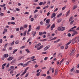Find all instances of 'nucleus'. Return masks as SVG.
Wrapping results in <instances>:
<instances>
[{
    "mask_svg": "<svg viewBox=\"0 0 79 79\" xmlns=\"http://www.w3.org/2000/svg\"><path fill=\"white\" fill-rule=\"evenodd\" d=\"M29 67H27V68H26V69H25L24 72L23 73H22V74H21L20 76L21 77H23V75L25 74H26V73L27 72V69H29Z\"/></svg>",
    "mask_w": 79,
    "mask_h": 79,
    "instance_id": "nucleus-1",
    "label": "nucleus"
},
{
    "mask_svg": "<svg viewBox=\"0 0 79 79\" xmlns=\"http://www.w3.org/2000/svg\"><path fill=\"white\" fill-rule=\"evenodd\" d=\"M76 52V50H75L74 49H73L72 50V52L70 54V56H72V55L74 53V52Z\"/></svg>",
    "mask_w": 79,
    "mask_h": 79,
    "instance_id": "nucleus-2",
    "label": "nucleus"
},
{
    "mask_svg": "<svg viewBox=\"0 0 79 79\" xmlns=\"http://www.w3.org/2000/svg\"><path fill=\"white\" fill-rule=\"evenodd\" d=\"M55 27V25L54 23L51 27V31H53V28H54Z\"/></svg>",
    "mask_w": 79,
    "mask_h": 79,
    "instance_id": "nucleus-3",
    "label": "nucleus"
},
{
    "mask_svg": "<svg viewBox=\"0 0 79 79\" xmlns=\"http://www.w3.org/2000/svg\"><path fill=\"white\" fill-rule=\"evenodd\" d=\"M75 39L76 40L77 43H78L79 42V36H77L75 38Z\"/></svg>",
    "mask_w": 79,
    "mask_h": 79,
    "instance_id": "nucleus-4",
    "label": "nucleus"
},
{
    "mask_svg": "<svg viewBox=\"0 0 79 79\" xmlns=\"http://www.w3.org/2000/svg\"><path fill=\"white\" fill-rule=\"evenodd\" d=\"M49 48H50V45H48V46H47L44 49V51H46V50H48V49Z\"/></svg>",
    "mask_w": 79,
    "mask_h": 79,
    "instance_id": "nucleus-5",
    "label": "nucleus"
},
{
    "mask_svg": "<svg viewBox=\"0 0 79 79\" xmlns=\"http://www.w3.org/2000/svg\"><path fill=\"white\" fill-rule=\"evenodd\" d=\"M41 45V44L40 43H39L38 44H36L35 47V48H38Z\"/></svg>",
    "mask_w": 79,
    "mask_h": 79,
    "instance_id": "nucleus-6",
    "label": "nucleus"
},
{
    "mask_svg": "<svg viewBox=\"0 0 79 79\" xmlns=\"http://www.w3.org/2000/svg\"><path fill=\"white\" fill-rule=\"evenodd\" d=\"M13 59H14L13 57H10L8 58L7 59V61H11V60H12Z\"/></svg>",
    "mask_w": 79,
    "mask_h": 79,
    "instance_id": "nucleus-7",
    "label": "nucleus"
},
{
    "mask_svg": "<svg viewBox=\"0 0 79 79\" xmlns=\"http://www.w3.org/2000/svg\"><path fill=\"white\" fill-rule=\"evenodd\" d=\"M74 32L72 34V36H74V35H77V34H78L77 32L76 31Z\"/></svg>",
    "mask_w": 79,
    "mask_h": 79,
    "instance_id": "nucleus-8",
    "label": "nucleus"
},
{
    "mask_svg": "<svg viewBox=\"0 0 79 79\" xmlns=\"http://www.w3.org/2000/svg\"><path fill=\"white\" fill-rule=\"evenodd\" d=\"M6 65V63L4 64H2V69H5V66Z\"/></svg>",
    "mask_w": 79,
    "mask_h": 79,
    "instance_id": "nucleus-9",
    "label": "nucleus"
},
{
    "mask_svg": "<svg viewBox=\"0 0 79 79\" xmlns=\"http://www.w3.org/2000/svg\"><path fill=\"white\" fill-rule=\"evenodd\" d=\"M71 42H72V44H74L76 43V39L74 38V39H73L72 40Z\"/></svg>",
    "mask_w": 79,
    "mask_h": 79,
    "instance_id": "nucleus-10",
    "label": "nucleus"
},
{
    "mask_svg": "<svg viewBox=\"0 0 79 79\" xmlns=\"http://www.w3.org/2000/svg\"><path fill=\"white\" fill-rule=\"evenodd\" d=\"M73 28H71L70 30H69V32H70V31H73V32H74L76 31L75 29H74V28L72 29Z\"/></svg>",
    "mask_w": 79,
    "mask_h": 79,
    "instance_id": "nucleus-11",
    "label": "nucleus"
},
{
    "mask_svg": "<svg viewBox=\"0 0 79 79\" xmlns=\"http://www.w3.org/2000/svg\"><path fill=\"white\" fill-rule=\"evenodd\" d=\"M56 16V14L55 13H54L52 14V15L51 16V18H54Z\"/></svg>",
    "mask_w": 79,
    "mask_h": 79,
    "instance_id": "nucleus-12",
    "label": "nucleus"
},
{
    "mask_svg": "<svg viewBox=\"0 0 79 79\" xmlns=\"http://www.w3.org/2000/svg\"><path fill=\"white\" fill-rule=\"evenodd\" d=\"M44 47V46L42 45L39 48H37V50H40L41 48H42Z\"/></svg>",
    "mask_w": 79,
    "mask_h": 79,
    "instance_id": "nucleus-13",
    "label": "nucleus"
},
{
    "mask_svg": "<svg viewBox=\"0 0 79 79\" xmlns=\"http://www.w3.org/2000/svg\"><path fill=\"white\" fill-rule=\"evenodd\" d=\"M25 51H26V52H27L28 53H31V52L29 51V49H25Z\"/></svg>",
    "mask_w": 79,
    "mask_h": 79,
    "instance_id": "nucleus-14",
    "label": "nucleus"
},
{
    "mask_svg": "<svg viewBox=\"0 0 79 79\" xmlns=\"http://www.w3.org/2000/svg\"><path fill=\"white\" fill-rule=\"evenodd\" d=\"M8 54H6L4 55V58H7L8 56Z\"/></svg>",
    "mask_w": 79,
    "mask_h": 79,
    "instance_id": "nucleus-15",
    "label": "nucleus"
},
{
    "mask_svg": "<svg viewBox=\"0 0 79 79\" xmlns=\"http://www.w3.org/2000/svg\"><path fill=\"white\" fill-rule=\"evenodd\" d=\"M50 19H47L46 21V23H50Z\"/></svg>",
    "mask_w": 79,
    "mask_h": 79,
    "instance_id": "nucleus-16",
    "label": "nucleus"
},
{
    "mask_svg": "<svg viewBox=\"0 0 79 79\" xmlns=\"http://www.w3.org/2000/svg\"><path fill=\"white\" fill-rule=\"evenodd\" d=\"M65 29H66V28L64 27H62V28H61V31H64Z\"/></svg>",
    "mask_w": 79,
    "mask_h": 79,
    "instance_id": "nucleus-17",
    "label": "nucleus"
},
{
    "mask_svg": "<svg viewBox=\"0 0 79 79\" xmlns=\"http://www.w3.org/2000/svg\"><path fill=\"white\" fill-rule=\"evenodd\" d=\"M16 59L13 60H12V61H11L10 63H11V64L15 63V62L16 61Z\"/></svg>",
    "mask_w": 79,
    "mask_h": 79,
    "instance_id": "nucleus-18",
    "label": "nucleus"
},
{
    "mask_svg": "<svg viewBox=\"0 0 79 79\" xmlns=\"http://www.w3.org/2000/svg\"><path fill=\"white\" fill-rule=\"evenodd\" d=\"M73 16H72L69 19V21L70 22L73 20Z\"/></svg>",
    "mask_w": 79,
    "mask_h": 79,
    "instance_id": "nucleus-19",
    "label": "nucleus"
},
{
    "mask_svg": "<svg viewBox=\"0 0 79 79\" xmlns=\"http://www.w3.org/2000/svg\"><path fill=\"white\" fill-rule=\"evenodd\" d=\"M69 13H70V10H69L68 11L66 15V17L68 16L69 15Z\"/></svg>",
    "mask_w": 79,
    "mask_h": 79,
    "instance_id": "nucleus-20",
    "label": "nucleus"
},
{
    "mask_svg": "<svg viewBox=\"0 0 79 79\" xmlns=\"http://www.w3.org/2000/svg\"><path fill=\"white\" fill-rule=\"evenodd\" d=\"M62 15V13H60L59 15H58L57 17H60Z\"/></svg>",
    "mask_w": 79,
    "mask_h": 79,
    "instance_id": "nucleus-21",
    "label": "nucleus"
},
{
    "mask_svg": "<svg viewBox=\"0 0 79 79\" xmlns=\"http://www.w3.org/2000/svg\"><path fill=\"white\" fill-rule=\"evenodd\" d=\"M27 32V31H25L24 32H23V36L24 37L26 36V33Z\"/></svg>",
    "mask_w": 79,
    "mask_h": 79,
    "instance_id": "nucleus-22",
    "label": "nucleus"
},
{
    "mask_svg": "<svg viewBox=\"0 0 79 79\" xmlns=\"http://www.w3.org/2000/svg\"><path fill=\"white\" fill-rule=\"evenodd\" d=\"M57 30L59 31H61V27H58L57 28Z\"/></svg>",
    "mask_w": 79,
    "mask_h": 79,
    "instance_id": "nucleus-23",
    "label": "nucleus"
},
{
    "mask_svg": "<svg viewBox=\"0 0 79 79\" xmlns=\"http://www.w3.org/2000/svg\"><path fill=\"white\" fill-rule=\"evenodd\" d=\"M74 69V67H73V68L70 70V72H73Z\"/></svg>",
    "mask_w": 79,
    "mask_h": 79,
    "instance_id": "nucleus-24",
    "label": "nucleus"
},
{
    "mask_svg": "<svg viewBox=\"0 0 79 79\" xmlns=\"http://www.w3.org/2000/svg\"><path fill=\"white\" fill-rule=\"evenodd\" d=\"M40 29V26H38L36 29V31H38V30Z\"/></svg>",
    "mask_w": 79,
    "mask_h": 79,
    "instance_id": "nucleus-25",
    "label": "nucleus"
},
{
    "mask_svg": "<svg viewBox=\"0 0 79 79\" xmlns=\"http://www.w3.org/2000/svg\"><path fill=\"white\" fill-rule=\"evenodd\" d=\"M48 8V5H47L46 6L44 7L43 9V10H45V8Z\"/></svg>",
    "mask_w": 79,
    "mask_h": 79,
    "instance_id": "nucleus-26",
    "label": "nucleus"
},
{
    "mask_svg": "<svg viewBox=\"0 0 79 79\" xmlns=\"http://www.w3.org/2000/svg\"><path fill=\"white\" fill-rule=\"evenodd\" d=\"M77 8V6H75L73 7V10H75V9H76V8Z\"/></svg>",
    "mask_w": 79,
    "mask_h": 79,
    "instance_id": "nucleus-27",
    "label": "nucleus"
},
{
    "mask_svg": "<svg viewBox=\"0 0 79 79\" xmlns=\"http://www.w3.org/2000/svg\"><path fill=\"white\" fill-rule=\"evenodd\" d=\"M17 51H18V49H15L14 50L13 54H15V52H17Z\"/></svg>",
    "mask_w": 79,
    "mask_h": 79,
    "instance_id": "nucleus-28",
    "label": "nucleus"
},
{
    "mask_svg": "<svg viewBox=\"0 0 79 79\" xmlns=\"http://www.w3.org/2000/svg\"><path fill=\"white\" fill-rule=\"evenodd\" d=\"M51 26V24H49V25H48L46 27L47 29H48L49 28V27H50Z\"/></svg>",
    "mask_w": 79,
    "mask_h": 79,
    "instance_id": "nucleus-29",
    "label": "nucleus"
},
{
    "mask_svg": "<svg viewBox=\"0 0 79 79\" xmlns=\"http://www.w3.org/2000/svg\"><path fill=\"white\" fill-rule=\"evenodd\" d=\"M39 35H42V34H43V32H40L39 33Z\"/></svg>",
    "mask_w": 79,
    "mask_h": 79,
    "instance_id": "nucleus-30",
    "label": "nucleus"
},
{
    "mask_svg": "<svg viewBox=\"0 0 79 79\" xmlns=\"http://www.w3.org/2000/svg\"><path fill=\"white\" fill-rule=\"evenodd\" d=\"M61 21V20L60 19H58L57 20V22L58 23H60V22Z\"/></svg>",
    "mask_w": 79,
    "mask_h": 79,
    "instance_id": "nucleus-31",
    "label": "nucleus"
},
{
    "mask_svg": "<svg viewBox=\"0 0 79 79\" xmlns=\"http://www.w3.org/2000/svg\"><path fill=\"white\" fill-rule=\"evenodd\" d=\"M11 69H12L13 70H15V67L13 66H11L10 67Z\"/></svg>",
    "mask_w": 79,
    "mask_h": 79,
    "instance_id": "nucleus-32",
    "label": "nucleus"
},
{
    "mask_svg": "<svg viewBox=\"0 0 79 79\" xmlns=\"http://www.w3.org/2000/svg\"><path fill=\"white\" fill-rule=\"evenodd\" d=\"M46 79H51V77H50V76H49L47 77H46Z\"/></svg>",
    "mask_w": 79,
    "mask_h": 79,
    "instance_id": "nucleus-33",
    "label": "nucleus"
},
{
    "mask_svg": "<svg viewBox=\"0 0 79 79\" xmlns=\"http://www.w3.org/2000/svg\"><path fill=\"white\" fill-rule=\"evenodd\" d=\"M74 20H73L70 23V24L71 25L73 24V23H74Z\"/></svg>",
    "mask_w": 79,
    "mask_h": 79,
    "instance_id": "nucleus-34",
    "label": "nucleus"
},
{
    "mask_svg": "<svg viewBox=\"0 0 79 79\" xmlns=\"http://www.w3.org/2000/svg\"><path fill=\"white\" fill-rule=\"evenodd\" d=\"M0 6L1 7H4V6H6V4H4L3 5H0Z\"/></svg>",
    "mask_w": 79,
    "mask_h": 79,
    "instance_id": "nucleus-35",
    "label": "nucleus"
},
{
    "mask_svg": "<svg viewBox=\"0 0 79 79\" xmlns=\"http://www.w3.org/2000/svg\"><path fill=\"white\" fill-rule=\"evenodd\" d=\"M64 61V59H63L62 60L60 61L59 64L60 65L61 63H62V62Z\"/></svg>",
    "mask_w": 79,
    "mask_h": 79,
    "instance_id": "nucleus-36",
    "label": "nucleus"
},
{
    "mask_svg": "<svg viewBox=\"0 0 79 79\" xmlns=\"http://www.w3.org/2000/svg\"><path fill=\"white\" fill-rule=\"evenodd\" d=\"M71 44V41L69 42L68 43H67V44H66V45H69V44Z\"/></svg>",
    "mask_w": 79,
    "mask_h": 79,
    "instance_id": "nucleus-37",
    "label": "nucleus"
},
{
    "mask_svg": "<svg viewBox=\"0 0 79 79\" xmlns=\"http://www.w3.org/2000/svg\"><path fill=\"white\" fill-rule=\"evenodd\" d=\"M23 27H24V28H27V24L24 25L23 26Z\"/></svg>",
    "mask_w": 79,
    "mask_h": 79,
    "instance_id": "nucleus-38",
    "label": "nucleus"
},
{
    "mask_svg": "<svg viewBox=\"0 0 79 79\" xmlns=\"http://www.w3.org/2000/svg\"><path fill=\"white\" fill-rule=\"evenodd\" d=\"M14 44H15V41H13L11 44V45H14Z\"/></svg>",
    "mask_w": 79,
    "mask_h": 79,
    "instance_id": "nucleus-39",
    "label": "nucleus"
},
{
    "mask_svg": "<svg viewBox=\"0 0 79 79\" xmlns=\"http://www.w3.org/2000/svg\"><path fill=\"white\" fill-rule=\"evenodd\" d=\"M20 30H23V31H24V27H21L20 28Z\"/></svg>",
    "mask_w": 79,
    "mask_h": 79,
    "instance_id": "nucleus-40",
    "label": "nucleus"
},
{
    "mask_svg": "<svg viewBox=\"0 0 79 79\" xmlns=\"http://www.w3.org/2000/svg\"><path fill=\"white\" fill-rule=\"evenodd\" d=\"M40 72H39L38 73H37V74H36V76H40Z\"/></svg>",
    "mask_w": 79,
    "mask_h": 79,
    "instance_id": "nucleus-41",
    "label": "nucleus"
},
{
    "mask_svg": "<svg viewBox=\"0 0 79 79\" xmlns=\"http://www.w3.org/2000/svg\"><path fill=\"white\" fill-rule=\"evenodd\" d=\"M66 8V6H65L63 8H62V10H64L65 8Z\"/></svg>",
    "mask_w": 79,
    "mask_h": 79,
    "instance_id": "nucleus-42",
    "label": "nucleus"
},
{
    "mask_svg": "<svg viewBox=\"0 0 79 79\" xmlns=\"http://www.w3.org/2000/svg\"><path fill=\"white\" fill-rule=\"evenodd\" d=\"M69 63V61L68 60L66 62V64H67V65H68Z\"/></svg>",
    "mask_w": 79,
    "mask_h": 79,
    "instance_id": "nucleus-43",
    "label": "nucleus"
},
{
    "mask_svg": "<svg viewBox=\"0 0 79 79\" xmlns=\"http://www.w3.org/2000/svg\"><path fill=\"white\" fill-rule=\"evenodd\" d=\"M55 75H56V74H57V69H56L55 70Z\"/></svg>",
    "mask_w": 79,
    "mask_h": 79,
    "instance_id": "nucleus-44",
    "label": "nucleus"
},
{
    "mask_svg": "<svg viewBox=\"0 0 79 79\" xmlns=\"http://www.w3.org/2000/svg\"><path fill=\"white\" fill-rule=\"evenodd\" d=\"M9 49L10 50H13V48L12 47H9Z\"/></svg>",
    "mask_w": 79,
    "mask_h": 79,
    "instance_id": "nucleus-45",
    "label": "nucleus"
},
{
    "mask_svg": "<svg viewBox=\"0 0 79 79\" xmlns=\"http://www.w3.org/2000/svg\"><path fill=\"white\" fill-rule=\"evenodd\" d=\"M25 64L23 65V67H25V66H27L28 64Z\"/></svg>",
    "mask_w": 79,
    "mask_h": 79,
    "instance_id": "nucleus-46",
    "label": "nucleus"
},
{
    "mask_svg": "<svg viewBox=\"0 0 79 79\" xmlns=\"http://www.w3.org/2000/svg\"><path fill=\"white\" fill-rule=\"evenodd\" d=\"M42 4H43V2H41L39 3L40 5H42Z\"/></svg>",
    "mask_w": 79,
    "mask_h": 79,
    "instance_id": "nucleus-47",
    "label": "nucleus"
},
{
    "mask_svg": "<svg viewBox=\"0 0 79 79\" xmlns=\"http://www.w3.org/2000/svg\"><path fill=\"white\" fill-rule=\"evenodd\" d=\"M16 31H19V28H17L16 29Z\"/></svg>",
    "mask_w": 79,
    "mask_h": 79,
    "instance_id": "nucleus-48",
    "label": "nucleus"
},
{
    "mask_svg": "<svg viewBox=\"0 0 79 79\" xmlns=\"http://www.w3.org/2000/svg\"><path fill=\"white\" fill-rule=\"evenodd\" d=\"M6 47H7V44H6L4 47V48H6Z\"/></svg>",
    "mask_w": 79,
    "mask_h": 79,
    "instance_id": "nucleus-49",
    "label": "nucleus"
},
{
    "mask_svg": "<svg viewBox=\"0 0 79 79\" xmlns=\"http://www.w3.org/2000/svg\"><path fill=\"white\" fill-rule=\"evenodd\" d=\"M38 66H39V65L35 64V68H38Z\"/></svg>",
    "mask_w": 79,
    "mask_h": 79,
    "instance_id": "nucleus-50",
    "label": "nucleus"
},
{
    "mask_svg": "<svg viewBox=\"0 0 79 79\" xmlns=\"http://www.w3.org/2000/svg\"><path fill=\"white\" fill-rule=\"evenodd\" d=\"M64 46H61V47H60V48H61V49H64Z\"/></svg>",
    "mask_w": 79,
    "mask_h": 79,
    "instance_id": "nucleus-51",
    "label": "nucleus"
},
{
    "mask_svg": "<svg viewBox=\"0 0 79 79\" xmlns=\"http://www.w3.org/2000/svg\"><path fill=\"white\" fill-rule=\"evenodd\" d=\"M68 37H71V35L70 33H69L68 34Z\"/></svg>",
    "mask_w": 79,
    "mask_h": 79,
    "instance_id": "nucleus-52",
    "label": "nucleus"
},
{
    "mask_svg": "<svg viewBox=\"0 0 79 79\" xmlns=\"http://www.w3.org/2000/svg\"><path fill=\"white\" fill-rule=\"evenodd\" d=\"M58 10V8H56V9H55V10H54V12H55V11H57V10Z\"/></svg>",
    "mask_w": 79,
    "mask_h": 79,
    "instance_id": "nucleus-53",
    "label": "nucleus"
},
{
    "mask_svg": "<svg viewBox=\"0 0 79 79\" xmlns=\"http://www.w3.org/2000/svg\"><path fill=\"white\" fill-rule=\"evenodd\" d=\"M16 11H20V10L19 9L16 8Z\"/></svg>",
    "mask_w": 79,
    "mask_h": 79,
    "instance_id": "nucleus-54",
    "label": "nucleus"
},
{
    "mask_svg": "<svg viewBox=\"0 0 79 79\" xmlns=\"http://www.w3.org/2000/svg\"><path fill=\"white\" fill-rule=\"evenodd\" d=\"M15 44H19V41H16L15 42Z\"/></svg>",
    "mask_w": 79,
    "mask_h": 79,
    "instance_id": "nucleus-55",
    "label": "nucleus"
},
{
    "mask_svg": "<svg viewBox=\"0 0 79 79\" xmlns=\"http://www.w3.org/2000/svg\"><path fill=\"white\" fill-rule=\"evenodd\" d=\"M4 32H7V29H4Z\"/></svg>",
    "mask_w": 79,
    "mask_h": 79,
    "instance_id": "nucleus-56",
    "label": "nucleus"
},
{
    "mask_svg": "<svg viewBox=\"0 0 79 79\" xmlns=\"http://www.w3.org/2000/svg\"><path fill=\"white\" fill-rule=\"evenodd\" d=\"M10 65V63H8L7 64V65L6 66V68H8V67H9V66Z\"/></svg>",
    "mask_w": 79,
    "mask_h": 79,
    "instance_id": "nucleus-57",
    "label": "nucleus"
},
{
    "mask_svg": "<svg viewBox=\"0 0 79 79\" xmlns=\"http://www.w3.org/2000/svg\"><path fill=\"white\" fill-rule=\"evenodd\" d=\"M47 3L48 5H50V1H48Z\"/></svg>",
    "mask_w": 79,
    "mask_h": 79,
    "instance_id": "nucleus-58",
    "label": "nucleus"
},
{
    "mask_svg": "<svg viewBox=\"0 0 79 79\" xmlns=\"http://www.w3.org/2000/svg\"><path fill=\"white\" fill-rule=\"evenodd\" d=\"M11 24H13V25H14V24H15V23L13 22H11Z\"/></svg>",
    "mask_w": 79,
    "mask_h": 79,
    "instance_id": "nucleus-59",
    "label": "nucleus"
},
{
    "mask_svg": "<svg viewBox=\"0 0 79 79\" xmlns=\"http://www.w3.org/2000/svg\"><path fill=\"white\" fill-rule=\"evenodd\" d=\"M40 24H41V25H43L44 24V22H43L42 21H41L40 22Z\"/></svg>",
    "mask_w": 79,
    "mask_h": 79,
    "instance_id": "nucleus-60",
    "label": "nucleus"
},
{
    "mask_svg": "<svg viewBox=\"0 0 79 79\" xmlns=\"http://www.w3.org/2000/svg\"><path fill=\"white\" fill-rule=\"evenodd\" d=\"M48 59V57H46L44 58V60L45 61H46V60H47Z\"/></svg>",
    "mask_w": 79,
    "mask_h": 79,
    "instance_id": "nucleus-61",
    "label": "nucleus"
},
{
    "mask_svg": "<svg viewBox=\"0 0 79 79\" xmlns=\"http://www.w3.org/2000/svg\"><path fill=\"white\" fill-rule=\"evenodd\" d=\"M35 58V56H33L31 57V59H34V58Z\"/></svg>",
    "mask_w": 79,
    "mask_h": 79,
    "instance_id": "nucleus-62",
    "label": "nucleus"
},
{
    "mask_svg": "<svg viewBox=\"0 0 79 79\" xmlns=\"http://www.w3.org/2000/svg\"><path fill=\"white\" fill-rule=\"evenodd\" d=\"M76 73H79V71L78 70H76Z\"/></svg>",
    "mask_w": 79,
    "mask_h": 79,
    "instance_id": "nucleus-63",
    "label": "nucleus"
},
{
    "mask_svg": "<svg viewBox=\"0 0 79 79\" xmlns=\"http://www.w3.org/2000/svg\"><path fill=\"white\" fill-rule=\"evenodd\" d=\"M31 21H34V18H31Z\"/></svg>",
    "mask_w": 79,
    "mask_h": 79,
    "instance_id": "nucleus-64",
    "label": "nucleus"
}]
</instances>
